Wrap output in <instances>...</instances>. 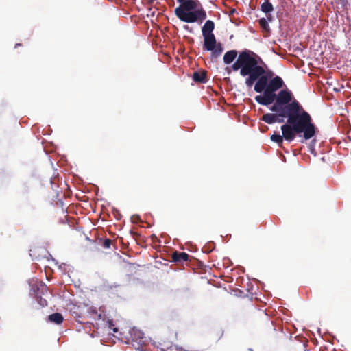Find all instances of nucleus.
<instances>
[{"label":"nucleus","mask_w":351,"mask_h":351,"mask_svg":"<svg viewBox=\"0 0 351 351\" xmlns=\"http://www.w3.org/2000/svg\"><path fill=\"white\" fill-rule=\"evenodd\" d=\"M284 118L276 114L267 113L263 115V121L269 124H272L275 122L282 123L284 121Z\"/></svg>","instance_id":"nucleus-5"},{"label":"nucleus","mask_w":351,"mask_h":351,"mask_svg":"<svg viewBox=\"0 0 351 351\" xmlns=\"http://www.w3.org/2000/svg\"><path fill=\"white\" fill-rule=\"evenodd\" d=\"M259 23L263 28H266L267 26V23L265 19H261L259 20Z\"/></svg>","instance_id":"nucleus-14"},{"label":"nucleus","mask_w":351,"mask_h":351,"mask_svg":"<svg viewBox=\"0 0 351 351\" xmlns=\"http://www.w3.org/2000/svg\"><path fill=\"white\" fill-rule=\"evenodd\" d=\"M206 74L204 72H195L193 73V80L195 82H204L205 81Z\"/></svg>","instance_id":"nucleus-11"},{"label":"nucleus","mask_w":351,"mask_h":351,"mask_svg":"<svg viewBox=\"0 0 351 351\" xmlns=\"http://www.w3.org/2000/svg\"><path fill=\"white\" fill-rule=\"evenodd\" d=\"M131 336L132 337L133 339H135V340L138 339L139 343H144V341L143 339V333L141 330H139L135 328H132L131 330Z\"/></svg>","instance_id":"nucleus-8"},{"label":"nucleus","mask_w":351,"mask_h":351,"mask_svg":"<svg viewBox=\"0 0 351 351\" xmlns=\"http://www.w3.org/2000/svg\"><path fill=\"white\" fill-rule=\"evenodd\" d=\"M189 255L184 252H175L172 256V258L175 262H182L188 260Z\"/></svg>","instance_id":"nucleus-9"},{"label":"nucleus","mask_w":351,"mask_h":351,"mask_svg":"<svg viewBox=\"0 0 351 351\" xmlns=\"http://www.w3.org/2000/svg\"><path fill=\"white\" fill-rule=\"evenodd\" d=\"M182 0H178V1L181 2Z\"/></svg>","instance_id":"nucleus-17"},{"label":"nucleus","mask_w":351,"mask_h":351,"mask_svg":"<svg viewBox=\"0 0 351 351\" xmlns=\"http://www.w3.org/2000/svg\"><path fill=\"white\" fill-rule=\"evenodd\" d=\"M176 15L185 23H201L206 18V12L203 9H197V3L193 0H186L175 10Z\"/></svg>","instance_id":"nucleus-3"},{"label":"nucleus","mask_w":351,"mask_h":351,"mask_svg":"<svg viewBox=\"0 0 351 351\" xmlns=\"http://www.w3.org/2000/svg\"><path fill=\"white\" fill-rule=\"evenodd\" d=\"M261 10L265 12L268 13L273 10V6L269 2H265L261 5Z\"/></svg>","instance_id":"nucleus-13"},{"label":"nucleus","mask_w":351,"mask_h":351,"mask_svg":"<svg viewBox=\"0 0 351 351\" xmlns=\"http://www.w3.org/2000/svg\"><path fill=\"white\" fill-rule=\"evenodd\" d=\"M49 320L56 324H60L63 321V317L60 313H56L49 316Z\"/></svg>","instance_id":"nucleus-10"},{"label":"nucleus","mask_w":351,"mask_h":351,"mask_svg":"<svg viewBox=\"0 0 351 351\" xmlns=\"http://www.w3.org/2000/svg\"><path fill=\"white\" fill-rule=\"evenodd\" d=\"M104 245L107 248L110 247V241L109 240L106 241L105 243H104Z\"/></svg>","instance_id":"nucleus-15"},{"label":"nucleus","mask_w":351,"mask_h":351,"mask_svg":"<svg viewBox=\"0 0 351 351\" xmlns=\"http://www.w3.org/2000/svg\"><path fill=\"white\" fill-rule=\"evenodd\" d=\"M283 139H285L283 134L282 136L280 134H274L271 136V140L278 145H281L282 143Z\"/></svg>","instance_id":"nucleus-12"},{"label":"nucleus","mask_w":351,"mask_h":351,"mask_svg":"<svg viewBox=\"0 0 351 351\" xmlns=\"http://www.w3.org/2000/svg\"><path fill=\"white\" fill-rule=\"evenodd\" d=\"M112 330L114 332H117L118 330L117 328H113Z\"/></svg>","instance_id":"nucleus-16"},{"label":"nucleus","mask_w":351,"mask_h":351,"mask_svg":"<svg viewBox=\"0 0 351 351\" xmlns=\"http://www.w3.org/2000/svg\"><path fill=\"white\" fill-rule=\"evenodd\" d=\"M214 28V23L210 20L206 21L202 29V36L213 34V31Z\"/></svg>","instance_id":"nucleus-6"},{"label":"nucleus","mask_w":351,"mask_h":351,"mask_svg":"<svg viewBox=\"0 0 351 351\" xmlns=\"http://www.w3.org/2000/svg\"><path fill=\"white\" fill-rule=\"evenodd\" d=\"M204 38V49L211 51L212 56L218 57L223 51L221 43H217L214 34L203 36Z\"/></svg>","instance_id":"nucleus-4"},{"label":"nucleus","mask_w":351,"mask_h":351,"mask_svg":"<svg viewBox=\"0 0 351 351\" xmlns=\"http://www.w3.org/2000/svg\"><path fill=\"white\" fill-rule=\"evenodd\" d=\"M284 86L282 79L275 76L269 82L268 87L263 95L256 96L255 100L264 106L271 104L276 101L270 110L279 112L282 117H287V123L281 126L282 133L286 141L291 142L296 134H302L304 140H308L315 134V126L311 117L294 99L292 93L288 89L281 90L278 94L275 93Z\"/></svg>","instance_id":"nucleus-1"},{"label":"nucleus","mask_w":351,"mask_h":351,"mask_svg":"<svg viewBox=\"0 0 351 351\" xmlns=\"http://www.w3.org/2000/svg\"><path fill=\"white\" fill-rule=\"evenodd\" d=\"M237 53L235 50L227 51L223 56V62L226 64H230L236 58Z\"/></svg>","instance_id":"nucleus-7"},{"label":"nucleus","mask_w":351,"mask_h":351,"mask_svg":"<svg viewBox=\"0 0 351 351\" xmlns=\"http://www.w3.org/2000/svg\"><path fill=\"white\" fill-rule=\"evenodd\" d=\"M232 69L234 71L240 70V74L243 77L248 76L245 80L247 87H252L257 80L254 85V90L258 93L266 90L269 84L268 78L274 76L272 71L265 72V69L258 64L256 56L250 51L241 52L232 64Z\"/></svg>","instance_id":"nucleus-2"}]
</instances>
